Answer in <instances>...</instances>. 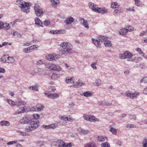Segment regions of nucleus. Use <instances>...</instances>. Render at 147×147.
Returning <instances> with one entry per match:
<instances>
[{
  "instance_id": "obj_27",
  "label": "nucleus",
  "mask_w": 147,
  "mask_h": 147,
  "mask_svg": "<svg viewBox=\"0 0 147 147\" xmlns=\"http://www.w3.org/2000/svg\"><path fill=\"white\" fill-rule=\"evenodd\" d=\"M81 86V85H80V82L79 81H78L77 83H76L73 84L70 86L71 87L75 88H78L80 87Z\"/></svg>"
},
{
  "instance_id": "obj_55",
  "label": "nucleus",
  "mask_w": 147,
  "mask_h": 147,
  "mask_svg": "<svg viewBox=\"0 0 147 147\" xmlns=\"http://www.w3.org/2000/svg\"><path fill=\"white\" fill-rule=\"evenodd\" d=\"M22 110H21V109H19L14 113V115H17L22 113Z\"/></svg>"
},
{
  "instance_id": "obj_31",
  "label": "nucleus",
  "mask_w": 147,
  "mask_h": 147,
  "mask_svg": "<svg viewBox=\"0 0 147 147\" xmlns=\"http://www.w3.org/2000/svg\"><path fill=\"white\" fill-rule=\"evenodd\" d=\"M3 27V29L5 30H8L10 28V26L9 24L6 22H4Z\"/></svg>"
},
{
  "instance_id": "obj_8",
  "label": "nucleus",
  "mask_w": 147,
  "mask_h": 147,
  "mask_svg": "<svg viewBox=\"0 0 147 147\" xmlns=\"http://www.w3.org/2000/svg\"><path fill=\"white\" fill-rule=\"evenodd\" d=\"M38 46L36 45H34L33 46H32L29 48H27L25 49H24L23 50V51L24 52H25L26 53H28L29 52H31L33 51V50H37Z\"/></svg>"
},
{
  "instance_id": "obj_28",
  "label": "nucleus",
  "mask_w": 147,
  "mask_h": 147,
  "mask_svg": "<svg viewBox=\"0 0 147 147\" xmlns=\"http://www.w3.org/2000/svg\"><path fill=\"white\" fill-rule=\"evenodd\" d=\"M94 83L95 85L97 86H99L101 84V80L99 79H97L95 80Z\"/></svg>"
},
{
  "instance_id": "obj_26",
  "label": "nucleus",
  "mask_w": 147,
  "mask_h": 147,
  "mask_svg": "<svg viewBox=\"0 0 147 147\" xmlns=\"http://www.w3.org/2000/svg\"><path fill=\"white\" fill-rule=\"evenodd\" d=\"M105 139L107 141V138L106 137H104L103 136H98L97 138V140L99 142L104 141Z\"/></svg>"
},
{
  "instance_id": "obj_25",
  "label": "nucleus",
  "mask_w": 147,
  "mask_h": 147,
  "mask_svg": "<svg viewBox=\"0 0 147 147\" xmlns=\"http://www.w3.org/2000/svg\"><path fill=\"white\" fill-rule=\"evenodd\" d=\"M7 60V63H12L15 61V59L14 57H8V59Z\"/></svg>"
},
{
  "instance_id": "obj_43",
  "label": "nucleus",
  "mask_w": 147,
  "mask_h": 147,
  "mask_svg": "<svg viewBox=\"0 0 147 147\" xmlns=\"http://www.w3.org/2000/svg\"><path fill=\"white\" fill-rule=\"evenodd\" d=\"M111 6L112 8H118L119 5H117V3H111Z\"/></svg>"
},
{
  "instance_id": "obj_21",
  "label": "nucleus",
  "mask_w": 147,
  "mask_h": 147,
  "mask_svg": "<svg viewBox=\"0 0 147 147\" xmlns=\"http://www.w3.org/2000/svg\"><path fill=\"white\" fill-rule=\"evenodd\" d=\"M92 42L97 47H99L100 46V44L99 43L100 42L99 40H95L94 39H92Z\"/></svg>"
},
{
  "instance_id": "obj_3",
  "label": "nucleus",
  "mask_w": 147,
  "mask_h": 147,
  "mask_svg": "<svg viewBox=\"0 0 147 147\" xmlns=\"http://www.w3.org/2000/svg\"><path fill=\"white\" fill-rule=\"evenodd\" d=\"M133 54L129 51H126L119 55V57L121 59H127V61H132L135 59V57H133Z\"/></svg>"
},
{
  "instance_id": "obj_47",
  "label": "nucleus",
  "mask_w": 147,
  "mask_h": 147,
  "mask_svg": "<svg viewBox=\"0 0 147 147\" xmlns=\"http://www.w3.org/2000/svg\"><path fill=\"white\" fill-rule=\"evenodd\" d=\"M139 94V93L138 92H135L134 93H132V98H136Z\"/></svg>"
},
{
  "instance_id": "obj_35",
  "label": "nucleus",
  "mask_w": 147,
  "mask_h": 147,
  "mask_svg": "<svg viewBox=\"0 0 147 147\" xmlns=\"http://www.w3.org/2000/svg\"><path fill=\"white\" fill-rule=\"evenodd\" d=\"M44 94L47 97L52 99V98H53V96L52 95V93H49L47 92H45Z\"/></svg>"
},
{
  "instance_id": "obj_34",
  "label": "nucleus",
  "mask_w": 147,
  "mask_h": 147,
  "mask_svg": "<svg viewBox=\"0 0 147 147\" xmlns=\"http://www.w3.org/2000/svg\"><path fill=\"white\" fill-rule=\"evenodd\" d=\"M59 76L58 74L54 73L52 74L51 76V79L53 80H55L59 78Z\"/></svg>"
},
{
  "instance_id": "obj_56",
  "label": "nucleus",
  "mask_w": 147,
  "mask_h": 147,
  "mask_svg": "<svg viewBox=\"0 0 147 147\" xmlns=\"http://www.w3.org/2000/svg\"><path fill=\"white\" fill-rule=\"evenodd\" d=\"M141 82H147V77L146 76L142 78V79L140 81Z\"/></svg>"
},
{
  "instance_id": "obj_32",
  "label": "nucleus",
  "mask_w": 147,
  "mask_h": 147,
  "mask_svg": "<svg viewBox=\"0 0 147 147\" xmlns=\"http://www.w3.org/2000/svg\"><path fill=\"white\" fill-rule=\"evenodd\" d=\"M6 101L11 106H15V102L12 100L7 99L6 100Z\"/></svg>"
},
{
  "instance_id": "obj_30",
  "label": "nucleus",
  "mask_w": 147,
  "mask_h": 147,
  "mask_svg": "<svg viewBox=\"0 0 147 147\" xmlns=\"http://www.w3.org/2000/svg\"><path fill=\"white\" fill-rule=\"evenodd\" d=\"M121 10H122V9L121 8L115 9L113 12L114 15H117L118 14H119L120 13L122 12V11H121Z\"/></svg>"
},
{
  "instance_id": "obj_48",
  "label": "nucleus",
  "mask_w": 147,
  "mask_h": 147,
  "mask_svg": "<svg viewBox=\"0 0 147 147\" xmlns=\"http://www.w3.org/2000/svg\"><path fill=\"white\" fill-rule=\"evenodd\" d=\"M52 95L53 96V98H52V99H53L57 98L59 96V94L58 93H52Z\"/></svg>"
},
{
  "instance_id": "obj_19",
  "label": "nucleus",
  "mask_w": 147,
  "mask_h": 147,
  "mask_svg": "<svg viewBox=\"0 0 147 147\" xmlns=\"http://www.w3.org/2000/svg\"><path fill=\"white\" fill-rule=\"evenodd\" d=\"M61 68L60 66L55 64H54L52 70L60 71L61 70Z\"/></svg>"
},
{
  "instance_id": "obj_36",
  "label": "nucleus",
  "mask_w": 147,
  "mask_h": 147,
  "mask_svg": "<svg viewBox=\"0 0 147 147\" xmlns=\"http://www.w3.org/2000/svg\"><path fill=\"white\" fill-rule=\"evenodd\" d=\"M125 95L126 96L130 98H132V93L130 91H128L126 92Z\"/></svg>"
},
{
  "instance_id": "obj_45",
  "label": "nucleus",
  "mask_w": 147,
  "mask_h": 147,
  "mask_svg": "<svg viewBox=\"0 0 147 147\" xmlns=\"http://www.w3.org/2000/svg\"><path fill=\"white\" fill-rule=\"evenodd\" d=\"M97 64V62H93L91 65V67L94 69H97L96 65Z\"/></svg>"
},
{
  "instance_id": "obj_16",
  "label": "nucleus",
  "mask_w": 147,
  "mask_h": 147,
  "mask_svg": "<svg viewBox=\"0 0 147 147\" xmlns=\"http://www.w3.org/2000/svg\"><path fill=\"white\" fill-rule=\"evenodd\" d=\"M63 31L62 30H51L50 31V33L53 34H59L62 33Z\"/></svg>"
},
{
  "instance_id": "obj_10",
  "label": "nucleus",
  "mask_w": 147,
  "mask_h": 147,
  "mask_svg": "<svg viewBox=\"0 0 147 147\" xmlns=\"http://www.w3.org/2000/svg\"><path fill=\"white\" fill-rule=\"evenodd\" d=\"M57 126V124H50L48 125H42V127L46 129H53L56 128Z\"/></svg>"
},
{
  "instance_id": "obj_59",
  "label": "nucleus",
  "mask_w": 147,
  "mask_h": 147,
  "mask_svg": "<svg viewBox=\"0 0 147 147\" xmlns=\"http://www.w3.org/2000/svg\"><path fill=\"white\" fill-rule=\"evenodd\" d=\"M130 118L132 120H135L136 119V117L135 115H130L129 116Z\"/></svg>"
},
{
  "instance_id": "obj_9",
  "label": "nucleus",
  "mask_w": 147,
  "mask_h": 147,
  "mask_svg": "<svg viewBox=\"0 0 147 147\" xmlns=\"http://www.w3.org/2000/svg\"><path fill=\"white\" fill-rule=\"evenodd\" d=\"M88 4L90 9H92L93 11L96 12L98 8L97 5L91 2H89Z\"/></svg>"
},
{
  "instance_id": "obj_37",
  "label": "nucleus",
  "mask_w": 147,
  "mask_h": 147,
  "mask_svg": "<svg viewBox=\"0 0 147 147\" xmlns=\"http://www.w3.org/2000/svg\"><path fill=\"white\" fill-rule=\"evenodd\" d=\"M110 131L113 134H116L117 133V130L110 127Z\"/></svg>"
},
{
  "instance_id": "obj_57",
  "label": "nucleus",
  "mask_w": 147,
  "mask_h": 147,
  "mask_svg": "<svg viewBox=\"0 0 147 147\" xmlns=\"http://www.w3.org/2000/svg\"><path fill=\"white\" fill-rule=\"evenodd\" d=\"M136 50L137 51H139L140 54H143V56L144 55V54L143 53V52L140 48H137L136 49Z\"/></svg>"
},
{
  "instance_id": "obj_38",
  "label": "nucleus",
  "mask_w": 147,
  "mask_h": 147,
  "mask_svg": "<svg viewBox=\"0 0 147 147\" xmlns=\"http://www.w3.org/2000/svg\"><path fill=\"white\" fill-rule=\"evenodd\" d=\"M104 44L106 47H111L112 45L110 41L107 40L104 42Z\"/></svg>"
},
{
  "instance_id": "obj_53",
  "label": "nucleus",
  "mask_w": 147,
  "mask_h": 147,
  "mask_svg": "<svg viewBox=\"0 0 147 147\" xmlns=\"http://www.w3.org/2000/svg\"><path fill=\"white\" fill-rule=\"evenodd\" d=\"M15 102V105H20L22 104V101L20 100L18 101H16Z\"/></svg>"
},
{
  "instance_id": "obj_46",
  "label": "nucleus",
  "mask_w": 147,
  "mask_h": 147,
  "mask_svg": "<svg viewBox=\"0 0 147 147\" xmlns=\"http://www.w3.org/2000/svg\"><path fill=\"white\" fill-rule=\"evenodd\" d=\"M91 120L93 122L98 121H99V120L98 119L96 118L95 116H92L91 117Z\"/></svg>"
},
{
  "instance_id": "obj_62",
  "label": "nucleus",
  "mask_w": 147,
  "mask_h": 147,
  "mask_svg": "<svg viewBox=\"0 0 147 147\" xmlns=\"http://www.w3.org/2000/svg\"><path fill=\"white\" fill-rule=\"evenodd\" d=\"M50 22L48 20H45L43 22V24L45 25L48 26L50 24Z\"/></svg>"
},
{
  "instance_id": "obj_61",
  "label": "nucleus",
  "mask_w": 147,
  "mask_h": 147,
  "mask_svg": "<svg viewBox=\"0 0 147 147\" xmlns=\"http://www.w3.org/2000/svg\"><path fill=\"white\" fill-rule=\"evenodd\" d=\"M17 142L16 141H11V142H9L8 143H7V145H11L13 144H16V143H17Z\"/></svg>"
},
{
  "instance_id": "obj_14",
  "label": "nucleus",
  "mask_w": 147,
  "mask_h": 147,
  "mask_svg": "<svg viewBox=\"0 0 147 147\" xmlns=\"http://www.w3.org/2000/svg\"><path fill=\"white\" fill-rule=\"evenodd\" d=\"M98 40L101 42H105L108 39V38L105 36H99L98 37Z\"/></svg>"
},
{
  "instance_id": "obj_15",
  "label": "nucleus",
  "mask_w": 147,
  "mask_h": 147,
  "mask_svg": "<svg viewBox=\"0 0 147 147\" xmlns=\"http://www.w3.org/2000/svg\"><path fill=\"white\" fill-rule=\"evenodd\" d=\"M74 21V19L72 17H70L69 18H67L65 21L64 22L67 24H71Z\"/></svg>"
},
{
  "instance_id": "obj_20",
  "label": "nucleus",
  "mask_w": 147,
  "mask_h": 147,
  "mask_svg": "<svg viewBox=\"0 0 147 147\" xmlns=\"http://www.w3.org/2000/svg\"><path fill=\"white\" fill-rule=\"evenodd\" d=\"M28 88L36 92H38V87L36 85H35L34 86H30L28 87Z\"/></svg>"
},
{
  "instance_id": "obj_17",
  "label": "nucleus",
  "mask_w": 147,
  "mask_h": 147,
  "mask_svg": "<svg viewBox=\"0 0 147 147\" xmlns=\"http://www.w3.org/2000/svg\"><path fill=\"white\" fill-rule=\"evenodd\" d=\"M92 94L93 92H92L88 91L84 92L82 95L85 97H88L92 96Z\"/></svg>"
},
{
  "instance_id": "obj_22",
  "label": "nucleus",
  "mask_w": 147,
  "mask_h": 147,
  "mask_svg": "<svg viewBox=\"0 0 147 147\" xmlns=\"http://www.w3.org/2000/svg\"><path fill=\"white\" fill-rule=\"evenodd\" d=\"M80 24L84 26L87 29H88L89 28L88 21L86 20H84L83 22H81Z\"/></svg>"
},
{
  "instance_id": "obj_5",
  "label": "nucleus",
  "mask_w": 147,
  "mask_h": 147,
  "mask_svg": "<svg viewBox=\"0 0 147 147\" xmlns=\"http://www.w3.org/2000/svg\"><path fill=\"white\" fill-rule=\"evenodd\" d=\"M31 121V116L30 115H26L20 120L19 123L23 124H29Z\"/></svg>"
},
{
  "instance_id": "obj_41",
  "label": "nucleus",
  "mask_w": 147,
  "mask_h": 147,
  "mask_svg": "<svg viewBox=\"0 0 147 147\" xmlns=\"http://www.w3.org/2000/svg\"><path fill=\"white\" fill-rule=\"evenodd\" d=\"M8 58V56H7L5 55L3 56L1 59L3 61L7 63V60Z\"/></svg>"
},
{
  "instance_id": "obj_58",
  "label": "nucleus",
  "mask_w": 147,
  "mask_h": 147,
  "mask_svg": "<svg viewBox=\"0 0 147 147\" xmlns=\"http://www.w3.org/2000/svg\"><path fill=\"white\" fill-rule=\"evenodd\" d=\"M127 28L128 31H129V32L133 31L134 29L133 27L130 26H128Z\"/></svg>"
},
{
  "instance_id": "obj_12",
  "label": "nucleus",
  "mask_w": 147,
  "mask_h": 147,
  "mask_svg": "<svg viewBox=\"0 0 147 147\" xmlns=\"http://www.w3.org/2000/svg\"><path fill=\"white\" fill-rule=\"evenodd\" d=\"M107 11V9H105L104 8H101L98 7L96 12L104 14L106 13Z\"/></svg>"
},
{
  "instance_id": "obj_42",
  "label": "nucleus",
  "mask_w": 147,
  "mask_h": 147,
  "mask_svg": "<svg viewBox=\"0 0 147 147\" xmlns=\"http://www.w3.org/2000/svg\"><path fill=\"white\" fill-rule=\"evenodd\" d=\"M80 131L82 134H86L89 132V131L88 130H85L84 129H81Z\"/></svg>"
},
{
  "instance_id": "obj_40",
  "label": "nucleus",
  "mask_w": 147,
  "mask_h": 147,
  "mask_svg": "<svg viewBox=\"0 0 147 147\" xmlns=\"http://www.w3.org/2000/svg\"><path fill=\"white\" fill-rule=\"evenodd\" d=\"M102 147H111L110 145L108 142H105L102 143L101 144Z\"/></svg>"
},
{
  "instance_id": "obj_18",
  "label": "nucleus",
  "mask_w": 147,
  "mask_h": 147,
  "mask_svg": "<svg viewBox=\"0 0 147 147\" xmlns=\"http://www.w3.org/2000/svg\"><path fill=\"white\" fill-rule=\"evenodd\" d=\"M35 24L36 25H38L39 26H43L42 25V23L40 20L38 18H35Z\"/></svg>"
},
{
  "instance_id": "obj_54",
  "label": "nucleus",
  "mask_w": 147,
  "mask_h": 147,
  "mask_svg": "<svg viewBox=\"0 0 147 147\" xmlns=\"http://www.w3.org/2000/svg\"><path fill=\"white\" fill-rule=\"evenodd\" d=\"M44 108V107L41 105L40 106H39V107H36V109L37 110V111H40L42 109Z\"/></svg>"
},
{
  "instance_id": "obj_49",
  "label": "nucleus",
  "mask_w": 147,
  "mask_h": 147,
  "mask_svg": "<svg viewBox=\"0 0 147 147\" xmlns=\"http://www.w3.org/2000/svg\"><path fill=\"white\" fill-rule=\"evenodd\" d=\"M51 56L52 54H50L48 55H47L46 56L45 59L47 60L51 61Z\"/></svg>"
},
{
  "instance_id": "obj_44",
  "label": "nucleus",
  "mask_w": 147,
  "mask_h": 147,
  "mask_svg": "<svg viewBox=\"0 0 147 147\" xmlns=\"http://www.w3.org/2000/svg\"><path fill=\"white\" fill-rule=\"evenodd\" d=\"M135 5L138 6H140L142 5V3L140 0H138L135 2Z\"/></svg>"
},
{
  "instance_id": "obj_23",
  "label": "nucleus",
  "mask_w": 147,
  "mask_h": 147,
  "mask_svg": "<svg viewBox=\"0 0 147 147\" xmlns=\"http://www.w3.org/2000/svg\"><path fill=\"white\" fill-rule=\"evenodd\" d=\"M0 125L1 126H8L10 125V123L8 121H3L0 122Z\"/></svg>"
},
{
  "instance_id": "obj_24",
  "label": "nucleus",
  "mask_w": 147,
  "mask_h": 147,
  "mask_svg": "<svg viewBox=\"0 0 147 147\" xmlns=\"http://www.w3.org/2000/svg\"><path fill=\"white\" fill-rule=\"evenodd\" d=\"M54 64L49 63L45 64V66L46 67L50 69L53 70V67Z\"/></svg>"
},
{
  "instance_id": "obj_11",
  "label": "nucleus",
  "mask_w": 147,
  "mask_h": 147,
  "mask_svg": "<svg viewBox=\"0 0 147 147\" xmlns=\"http://www.w3.org/2000/svg\"><path fill=\"white\" fill-rule=\"evenodd\" d=\"M51 3V6L53 7L56 8L57 5L59 4L60 2L59 0H49Z\"/></svg>"
},
{
  "instance_id": "obj_60",
  "label": "nucleus",
  "mask_w": 147,
  "mask_h": 147,
  "mask_svg": "<svg viewBox=\"0 0 147 147\" xmlns=\"http://www.w3.org/2000/svg\"><path fill=\"white\" fill-rule=\"evenodd\" d=\"M54 57H53V61H56L59 58V55H54Z\"/></svg>"
},
{
  "instance_id": "obj_2",
  "label": "nucleus",
  "mask_w": 147,
  "mask_h": 147,
  "mask_svg": "<svg viewBox=\"0 0 147 147\" xmlns=\"http://www.w3.org/2000/svg\"><path fill=\"white\" fill-rule=\"evenodd\" d=\"M39 122L37 121H30L26 127L25 131L27 132H30L34 130L37 128L38 126Z\"/></svg>"
},
{
  "instance_id": "obj_1",
  "label": "nucleus",
  "mask_w": 147,
  "mask_h": 147,
  "mask_svg": "<svg viewBox=\"0 0 147 147\" xmlns=\"http://www.w3.org/2000/svg\"><path fill=\"white\" fill-rule=\"evenodd\" d=\"M61 46L62 48L60 51L61 53L64 54H70L71 53L73 47L71 44L64 42L61 44Z\"/></svg>"
},
{
  "instance_id": "obj_7",
  "label": "nucleus",
  "mask_w": 147,
  "mask_h": 147,
  "mask_svg": "<svg viewBox=\"0 0 147 147\" xmlns=\"http://www.w3.org/2000/svg\"><path fill=\"white\" fill-rule=\"evenodd\" d=\"M53 144L58 147H66V143L61 140H58L53 142Z\"/></svg>"
},
{
  "instance_id": "obj_63",
  "label": "nucleus",
  "mask_w": 147,
  "mask_h": 147,
  "mask_svg": "<svg viewBox=\"0 0 147 147\" xmlns=\"http://www.w3.org/2000/svg\"><path fill=\"white\" fill-rule=\"evenodd\" d=\"M33 116L34 119H38L40 117V115L38 114H34L33 115Z\"/></svg>"
},
{
  "instance_id": "obj_6",
  "label": "nucleus",
  "mask_w": 147,
  "mask_h": 147,
  "mask_svg": "<svg viewBox=\"0 0 147 147\" xmlns=\"http://www.w3.org/2000/svg\"><path fill=\"white\" fill-rule=\"evenodd\" d=\"M34 9L35 13L37 16L39 17L42 16L43 11H42V9L37 4L35 5Z\"/></svg>"
},
{
  "instance_id": "obj_33",
  "label": "nucleus",
  "mask_w": 147,
  "mask_h": 147,
  "mask_svg": "<svg viewBox=\"0 0 147 147\" xmlns=\"http://www.w3.org/2000/svg\"><path fill=\"white\" fill-rule=\"evenodd\" d=\"M83 118L87 121H91V118L86 114H84L83 115Z\"/></svg>"
},
{
  "instance_id": "obj_4",
  "label": "nucleus",
  "mask_w": 147,
  "mask_h": 147,
  "mask_svg": "<svg viewBox=\"0 0 147 147\" xmlns=\"http://www.w3.org/2000/svg\"><path fill=\"white\" fill-rule=\"evenodd\" d=\"M32 5V4L30 3H24L20 4L19 6L23 12L27 13L29 12L30 7Z\"/></svg>"
},
{
  "instance_id": "obj_52",
  "label": "nucleus",
  "mask_w": 147,
  "mask_h": 147,
  "mask_svg": "<svg viewBox=\"0 0 147 147\" xmlns=\"http://www.w3.org/2000/svg\"><path fill=\"white\" fill-rule=\"evenodd\" d=\"M55 90V88L54 86H51L49 88V91L52 92H54Z\"/></svg>"
},
{
  "instance_id": "obj_64",
  "label": "nucleus",
  "mask_w": 147,
  "mask_h": 147,
  "mask_svg": "<svg viewBox=\"0 0 147 147\" xmlns=\"http://www.w3.org/2000/svg\"><path fill=\"white\" fill-rule=\"evenodd\" d=\"M43 63V62L41 60H39L36 62V64L37 65H40L42 64Z\"/></svg>"
},
{
  "instance_id": "obj_50",
  "label": "nucleus",
  "mask_w": 147,
  "mask_h": 147,
  "mask_svg": "<svg viewBox=\"0 0 147 147\" xmlns=\"http://www.w3.org/2000/svg\"><path fill=\"white\" fill-rule=\"evenodd\" d=\"M127 127L129 128H136V126L133 124H128L127 125Z\"/></svg>"
},
{
  "instance_id": "obj_13",
  "label": "nucleus",
  "mask_w": 147,
  "mask_h": 147,
  "mask_svg": "<svg viewBox=\"0 0 147 147\" xmlns=\"http://www.w3.org/2000/svg\"><path fill=\"white\" fill-rule=\"evenodd\" d=\"M84 147H97V146L95 142L91 141L86 144Z\"/></svg>"
},
{
  "instance_id": "obj_29",
  "label": "nucleus",
  "mask_w": 147,
  "mask_h": 147,
  "mask_svg": "<svg viewBox=\"0 0 147 147\" xmlns=\"http://www.w3.org/2000/svg\"><path fill=\"white\" fill-rule=\"evenodd\" d=\"M128 32L127 28H124L121 29L119 32V34L121 35H124Z\"/></svg>"
},
{
  "instance_id": "obj_51",
  "label": "nucleus",
  "mask_w": 147,
  "mask_h": 147,
  "mask_svg": "<svg viewBox=\"0 0 147 147\" xmlns=\"http://www.w3.org/2000/svg\"><path fill=\"white\" fill-rule=\"evenodd\" d=\"M147 34V30H146L145 31H143L141 32L140 34V36H142L144 35H146Z\"/></svg>"
},
{
  "instance_id": "obj_39",
  "label": "nucleus",
  "mask_w": 147,
  "mask_h": 147,
  "mask_svg": "<svg viewBox=\"0 0 147 147\" xmlns=\"http://www.w3.org/2000/svg\"><path fill=\"white\" fill-rule=\"evenodd\" d=\"M142 147H147V138H144L142 142Z\"/></svg>"
}]
</instances>
